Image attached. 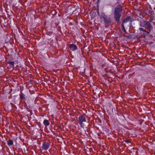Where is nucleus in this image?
<instances>
[{
  "instance_id": "obj_10",
  "label": "nucleus",
  "mask_w": 155,
  "mask_h": 155,
  "mask_svg": "<svg viewBox=\"0 0 155 155\" xmlns=\"http://www.w3.org/2000/svg\"><path fill=\"white\" fill-rule=\"evenodd\" d=\"M43 123L45 126H48L50 124L49 121L47 120H44Z\"/></svg>"
},
{
  "instance_id": "obj_5",
  "label": "nucleus",
  "mask_w": 155,
  "mask_h": 155,
  "mask_svg": "<svg viewBox=\"0 0 155 155\" xmlns=\"http://www.w3.org/2000/svg\"><path fill=\"white\" fill-rule=\"evenodd\" d=\"M50 144L47 142H44L42 146V148L44 150H47L49 148Z\"/></svg>"
},
{
  "instance_id": "obj_3",
  "label": "nucleus",
  "mask_w": 155,
  "mask_h": 155,
  "mask_svg": "<svg viewBox=\"0 0 155 155\" xmlns=\"http://www.w3.org/2000/svg\"><path fill=\"white\" fill-rule=\"evenodd\" d=\"M103 18L105 24H109L111 23V20L110 17L104 14H102L101 15V18Z\"/></svg>"
},
{
  "instance_id": "obj_2",
  "label": "nucleus",
  "mask_w": 155,
  "mask_h": 155,
  "mask_svg": "<svg viewBox=\"0 0 155 155\" xmlns=\"http://www.w3.org/2000/svg\"><path fill=\"white\" fill-rule=\"evenodd\" d=\"M87 117V116L84 114L81 115L79 116L78 118V122L81 127H82L83 125V123L86 122V118Z\"/></svg>"
},
{
  "instance_id": "obj_4",
  "label": "nucleus",
  "mask_w": 155,
  "mask_h": 155,
  "mask_svg": "<svg viewBox=\"0 0 155 155\" xmlns=\"http://www.w3.org/2000/svg\"><path fill=\"white\" fill-rule=\"evenodd\" d=\"M143 23L144 24V25H143L141 23H140V26L143 27H146L147 28H152V26L150 22L147 21H143Z\"/></svg>"
},
{
  "instance_id": "obj_14",
  "label": "nucleus",
  "mask_w": 155,
  "mask_h": 155,
  "mask_svg": "<svg viewBox=\"0 0 155 155\" xmlns=\"http://www.w3.org/2000/svg\"><path fill=\"white\" fill-rule=\"evenodd\" d=\"M139 29L140 31H142L143 32H146V30H145V29H144L143 28H139Z\"/></svg>"
},
{
  "instance_id": "obj_13",
  "label": "nucleus",
  "mask_w": 155,
  "mask_h": 155,
  "mask_svg": "<svg viewBox=\"0 0 155 155\" xmlns=\"http://www.w3.org/2000/svg\"><path fill=\"white\" fill-rule=\"evenodd\" d=\"M148 28V29L149 31H146V32L147 34H150V33L151 30L153 28Z\"/></svg>"
},
{
  "instance_id": "obj_8",
  "label": "nucleus",
  "mask_w": 155,
  "mask_h": 155,
  "mask_svg": "<svg viewBox=\"0 0 155 155\" xmlns=\"http://www.w3.org/2000/svg\"><path fill=\"white\" fill-rule=\"evenodd\" d=\"M13 141L11 140H9L7 141V144L8 145L9 147L12 146L13 145Z\"/></svg>"
},
{
  "instance_id": "obj_16",
  "label": "nucleus",
  "mask_w": 155,
  "mask_h": 155,
  "mask_svg": "<svg viewBox=\"0 0 155 155\" xmlns=\"http://www.w3.org/2000/svg\"><path fill=\"white\" fill-rule=\"evenodd\" d=\"M130 28H132L133 27V26L132 25V24L131 22H130Z\"/></svg>"
},
{
  "instance_id": "obj_17",
  "label": "nucleus",
  "mask_w": 155,
  "mask_h": 155,
  "mask_svg": "<svg viewBox=\"0 0 155 155\" xmlns=\"http://www.w3.org/2000/svg\"><path fill=\"white\" fill-rule=\"evenodd\" d=\"M17 155H21L18 154H17Z\"/></svg>"
},
{
  "instance_id": "obj_9",
  "label": "nucleus",
  "mask_w": 155,
  "mask_h": 155,
  "mask_svg": "<svg viewBox=\"0 0 155 155\" xmlns=\"http://www.w3.org/2000/svg\"><path fill=\"white\" fill-rule=\"evenodd\" d=\"M7 63L10 65L11 67H14L15 65V62L14 61H8Z\"/></svg>"
},
{
  "instance_id": "obj_6",
  "label": "nucleus",
  "mask_w": 155,
  "mask_h": 155,
  "mask_svg": "<svg viewBox=\"0 0 155 155\" xmlns=\"http://www.w3.org/2000/svg\"><path fill=\"white\" fill-rule=\"evenodd\" d=\"M132 20L133 19L131 17L127 16L123 21L122 24H124V23H127L129 21H130V22H132Z\"/></svg>"
},
{
  "instance_id": "obj_12",
  "label": "nucleus",
  "mask_w": 155,
  "mask_h": 155,
  "mask_svg": "<svg viewBox=\"0 0 155 155\" xmlns=\"http://www.w3.org/2000/svg\"><path fill=\"white\" fill-rule=\"evenodd\" d=\"M121 26L122 27V29L123 30V31L125 33H126L127 31L124 28V25L123 24H122L121 25Z\"/></svg>"
},
{
  "instance_id": "obj_15",
  "label": "nucleus",
  "mask_w": 155,
  "mask_h": 155,
  "mask_svg": "<svg viewBox=\"0 0 155 155\" xmlns=\"http://www.w3.org/2000/svg\"><path fill=\"white\" fill-rule=\"evenodd\" d=\"M124 141L127 143H128L130 142V140H124Z\"/></svg>"
},
{
  "instance_id": "obj_1",
  "label": "nucleus",
  "mask_w": 155,
  "mask_h": 155,
  "mask_svg": "<svg viewBox=\"0 0 155 155\" xmlns=\"http://www.w3.org/2000/svg\"><path fill=\"white\" fill-rule=\"evenodd\" d=\"M122 7L120 5H118L114 8V18L116 21L119 22L121 16V13L122 11Z\"/></svg>"
},
{
  "instance_id": "obj_7",
  "label": "nucleus",
  "mask_w": 155,
  "mask_h": 155,
  "mask_svg": "<svg viewBox=\"0 0 155 155\" xmlns=\"http://www.w3.org/2000/svg\"><path fill=\"white\" fill-rule=\"evenodd\" d=\"M69 47L71 50L73 51L76 50L77 48V46L74 44H70Z\"/></svg>"
},
{
  "instance_id": "obj_11",
  "label": "nucleus",
  "mask_w": 155,
  "mask_h": 155,
  "mask_svg": "<svg viewBox=\"0 0 155 155\" xmlns=\"http://www.w3.org/2000/svg\"><path fill=\"white\" fill-rule=\"evenodd\" d=\"M19 96L20 99L22 100L25 99V95L24 94H23L22 93H21V94H20Z\"/></svg>"
}]
</instances>
